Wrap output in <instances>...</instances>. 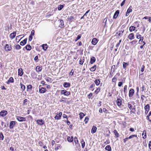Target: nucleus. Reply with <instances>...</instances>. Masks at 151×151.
I'll use <instances>...</instances> for the list:
<instances>
[{"label": "nucleus", "instance_id": "nucleus-39", "mask_svg": "<svg viewBox=\"0 0 151 151\" xmlns=\"http://www.w3.org/2000/svg\"><path fill=\"white\" fill-rule=\"evenodd\" d=\"M81 144L82 147V148H84L85 146V142L84 141L83 139H82L81 142Z\"/></svg>", "mask_w": 151, "mask_h": 151}, {"label": "nucleus", "instance_id": "nucleus-44", "mask_svg": "<svg viewBox=\"0 0 151 151\" xmlns=\"http://www.w3.org/2000/svg\"><path fill=\"white\" fill-rule=\"evenodd\" d=\"M4 138V136L2 132H1L0 133V140H2Z\"/></svg>", "mask_w": 151, "mask_h": 151}, {"label": "nucleus", "instance_id": "nucleus-59", "mask_svg": "<svg viewBox=\"0 0 151 151\" xmlns=\"http://www.w3.org/2000/svg\"><path fill=\"white\" fill-rule=\"evenodd\" d=\"M92 95H93V94L91 93L90 94H89L88 95V99H90L91 98V97L92 96Z\"/></svg>", "mask_w": 151, "mask_h": 151}, {"label": "nucleus", "instance_id": "nucleus-42", "mask_svg": "<svg viewBox=\"0 0 151 151\" xmlns=\"http://www.w3.org/2000/svg\"><path fill=\"white\" fill-rule=\"evenodd\" d=\"M137 42V40H134L131 42L130 43L132 45H134L136 44Z\"/></svg>", "mask_w": 151, "mask_h": 151}, {"label": "nucleus", "instance_id": "nucleus-37", "mask_svg": "<svg viewBox=\"0 0 151 151\" xmlns=\"http://www.w3.org/2000/svg\"><path fill=\"white\" fill-rule=\"evenodd\" d=\"M127 85H125L124 88V92L125 95H126L127 93Z\"/></svg>", "mask_w": 151, "mask_h": 151}, {"label": "nucleus", "instance_id": "nucleus-17", "mask_svg": "<svg viewBox=\"0 0 151 151\" xmlns=\"http://www.w3.org/2000/svg\"><path fill=\"white\" fill-rule=\"evenodd\" d=\"M27 40V38L23 40H22V41L21 42H20V45H22V46L24 45L26 43Z\"/></svg>", "mask_w": 151, "mask_h": 151}, {"label": "nucleus", "instance_id": "nucleus-27", "mask_svg": "<svg viewBox=\"0 0 151 151\" xmlns=\"http://www.w3.org/2000/svg\"><path fill=\"white\" fill-rule=\"evenodd\" d=\"M96 60V58L94 57H92L91 59L90 63L91 64H92L95 62Z\"/></svg>", "mask_w": 151, "mask_h": 151}, {"label": "nucleus", "instance_id": "nucleus-48", "mask_svg": "<svg viewBox=\"0 0 151 151\" xmlns=\"http://www.w3.org/2000/svg\"><path fill=\"white\" fill-rule=\"evenodd\" d=\"M81 35H79L77 36V37L76 38L75 41H77L78 40H79L81 38Z\"/></svg>", "mask_w": 151, "mask_h": 151}, {"label": "nucleus", "instance_id": "nucleus-13", "mask_svg": "<svg viewBox=\"0 0 151 151\" xmlns=\"http://www.w3.org/2000/svg\"><path fill=\"white\" fill-rule=\"evenodd\" d=\"M18 75L21 76L23 75V71L22 69L20 68H19L18 70Z\"/></svg>", "mask_w": 151, "mask_h": 151}, {"label": "nucleus", "instance_id": "nucleus-9", "mask_svg": "<svg viewBox=\"0 0 151 151\" xmlns=\"http://www.w3.org/2000/svg\"><path fill=\"white\" fill-rule=\"evenodd\" d=\"M134 90L133 89H130L129 92V97L132 96L134 94Z\"/></svg>", "mask_w": 151, "mask_h": 151}, {"label": "nucleus", "instance_id": "nucleus-45", "mask_svg": "<svg viewBox=\"0 0 151 151\" xmlns=\"http://www.w3.org/2000/svg\"><path fill=\"white\" fill-rule=\"evenodd\" d=\"M59 22L61 23V24H60L59 27H61L64 25L63 21L61 19L59 20Z\"/></svg>", "mask_w": 151, "mask_h": 151}, {"label": "nucleus", "instance_id": "nucleus-54", "mask_svg": "<svg viewBox=\"0 0 151 151\" xmlns=\"http://www.w3.org/2000/svg\"><path fill=\"white\" fill-rule=\"evenodd\" d=\"M145 68V65H142V68H141V71L142 72H143L144 71V70Z\"/></svg>", "mask_w": 151, "mask_h": 151}, {"label": "nucleus", "instance_id": "nucleus-62", "mask_svg": "<svg viewBox=\"0 0 151 151\" xmlns=\"http://www.w3.org/2000/svg\"><path fill=\"white\" fill-rule=\"evenodd\" d=\"M74 70H73V69H72L70 72V75H73V73H74Z\"/></svg>", "mask_w": 151, "mask_h": 151}, {"label": "nucleus", "instance_id": "nucleus-26", "mask_svg": "<svg viewBox=\"0 0 151 151\" xmlns=\"http://www.w3.org/2000/svg\"><path fill=\"white\" fill-rule=\"evenodd\" d=\"M128 107L130 110H135V109L134 108H132V105L129 102L128 103Z\"/></svg>", "mask_w": 151, "mask_h": 151}, {"label": "nucleus", "instance_id": "nucleus-56", "mask_svg": "<svg viewBox=\"0 0 151 151\" xmlns=\"http://www.w3.org/2000/svg\"><path fill=\"white\" fill-rule=\"evenodd\" d=\"M62 147L60 145H59L56 147L55 148V150H58L59 148H61Z\"/></svg>", "mask_w": 151, "mask_h": 151}, {"label": "nucleus", "instance_id": "nucleus-3", "mask_svg": "<svg viewBox=\"0 0 151 151\" xmlns=\"http://www.w3.org/2000/svg\"><path fill=\"white\" fill-rule=\"evenodd\" d=\"M6 51H9L11 50L12 47L11 45L6 44L4 47Z\"/></svg>", "mask_w": 151, "mask_h": 151}, {"label": "nucleus", "instance_id": "nucleus-52", "mask_svg": "<svg viewBox=\"0 0 151 151\" xmlns=\"http://www.w3.org/2000/svg\"><path fill=\"white\" fill-rule=\"evenodd\" d=\"M100 88H99L97 89H96V91H95V93H97L100 91Z\"/></svg>", "mask_w": 151, "mask_h": 151}, {"label": "nucleus", "instance_id": "nucleus-64", "mask_svg": "<svg viewBox=\"0 0 151 151\" xmlns=\"http://www.w3.org/2000/svg\"><path fill=\"white\" fill-rule=\"evenodd\" d=\"M149 148L151 150V141H150L149 142Z\"/></svg>", "mask_w": 151, "mask_h": 151}, {"label": "nucleus", "instance_id": "nucleus-2", "mask_svg": "<svg viewBox=\"0 0 151 151\" xmlns=\"http://www.w3.org/2000/svg\"><path fill=\"white\" fill-rule=\"evenodd\" d=\"M39 92L40 93H44L46 91V89L44 87H41V85H40L39 87Z\"/></svg>", "mask_w": 151, "mask_h": 151}, {"label": "nucleus", "instance_id": "nucleus-46", "mask_svg": "<svg viewBox=\"0 0 151 151\" xmlns=\"http://www.w3.org/2000/svg\"><path fill=\"white\" fill-rule=\"evenodd\" d=\"M132 6H130L129 7L127 11V12L129 13H130V12H132Z\"/></svg>", "mask_w": 151, "mask_h": 151}, {"label": "nucleus", "instance_id": "nucleus-60", "mask_svg": "<svg viewBox=\"0 0 151 151\" xmlns=\"http://www.w3.org/2000/svg\"><path fill=\"white\" fill-rule=\"evenodd\" d=\"M117 80V78L114 77L112 79V81L113 82H115Z\"/></svg>", "mask_w": 151, "mask_h": 151}, {"label": "nucleus", "instance_id": "nucleus-22", "mask_svg": "<svg viewBox=\"0 0 151 151\" xmlns=\"http://www.w3.org/2000/svg\"><path fill=\"white\" fill-rule=\"evenodd\" d=\"M25 48V49L29 51L31 49V47L29 45H27L25 47H24L23 50H24V48Z\"/></svg>", "mask_w": 151, "mask_h": 151}, {"label": "nucleus", "instance_id": "nucleus-41", "mask_svg": "<svg viewBox=\"0 0 151 151\" xmlns=\"http://www.w3.org/2000/svg\"><path fill=\"white\" fill-rule=\"evenodd\" d=\"M15 48L17 50L20 49L21 48V46L19 45H14Z\"/></svg>", "mask_w": 151, "mask_h": 151}, {"label": "nucleus", "instance_id": "nucleus-10", "mask_svg": "<svg viewBox=\"0 0 151 151\" xmlns=\"http://www.w3.org/2000/svg\"><path fill=\"white\" fill-rule=\"evenodd\" d=\"M36 122L40 125H42L44 124V122L42 119H38L37 120Z\"/></svg>", "mask_w": 151, "mask_h": 151}, {"label": "nucleus", "instance_id": "nucleus-49", "mask_svg": "<svg viewBox=\"0 0 151 151\" xmlns=\"http://www.w3.org/2000/svg\"><path fill=\"white\" fill-rule=\"evenodd\" d=\"M134 137H137V135H134V134H132L128 138L129 139H132Z\"/></svg>", "mask_w": 151, "mask_h": 151}, {"label": "nucleus", "instance_id": "nucleus-50", "mask_svg": "<svg viewBox=\"0 0 151 151\" xmlns=\"http://www.w3.org/2000/svg\"><path fill=\"white\" fill-rule=\"evenodd\" d=\"M89 120V118L88 117H86L84 119V121L86 124Z\"/></svg>", "mask_w": 151, "mask_h": 151}, {"label": "nucleus", "instance_id": "nucleus-25", "mask_svg": "<svg viewBox=\"0 0 151 151\" xmlns=\"http://www.w3.org/2000/svg\"><path fill=\"white\" fill-rule=\"evenodd\" d=\"M136 27L133 26H131L129 27V30L130 32H132L133 31H135L136 29Z\"/></svg>", "mask_w": 151, "mask_h": 151}, {"label": "nucleus", "instance_id": "nucleus-55", "mask_svg": "<svg viewBox=\"0 0 151 151\" xmlns=\"http://www.w3.org/2000/svg\"><path fill=\"white\" fill-rule=\"evenodd\" d=\"M38 57L37 55L34 58V60L36 62H37Z\"/></svg>", "mask_w": 151, "mask_h": 151}, {"label": "nucleus", "instance_id": "nucleus-34", "mask_svg": "<svg viewBox=\"0 0 151 151\" xmlns=\"http://www.w3.org/2000/svg\"><path fill=\"white\" fill-rule=\"evenodd\" d=\"M94 82L96 85L98 86L99 85L100 81L99 79H96L95 80Z\"/></svg>", "mask_w": 151, "mask_h": 151}, {"label": "nucleus", "instance_id": "nucleus-20", "mask_svg": "<svg viewBox=\"0 0 151 151\" xmlns=\"http://www.w3.org/2000/svg\"><path fill=\"white\" fill-rule=\"evenodd\" d=\"M42 47L44 51H46L48 48L47 45L46 44L42 45Z\"/></svg>", "mask_w": 151, "mask_h": 151}, {"label": "nucleus", "instance_id": "nucleus-23", "mask_svg": "<svg viewBox=\"0 0 151 151\" xmlns=\"http://www.w3.org/2000/svg\"><path fill=\"white\" fill-rule=\"evenodd\" d=\"M67 140L69 142H71L73 140V138L72 136L71 137H68L67 138Z\"/></svg>", "mask_w": 151, "mask_h": 151}, {"label": "nucleus", "instance_id": "nucleus-57", "mask_svg": "<svg viewBox=\"0 0 151 151\" xmlns=\"http://www.w3.org/2000/svg\"><path fill=\"white\" fill-rule=\"evenodd\" d=\"M123 84V83L122 82H119L118 83V86L119 87L121 86Z\"/></svg>", "mask_w": 151, "mask_h": 151}, {"label": "nucleus", "instance_id": "nucleus-47", "mask_svg": "<svg viewBox=\"0 0 151 151\" xmlns=\"http://www.w3.org/2000/svg\"><path fill=\"white\" fill-rule=\"evenodd\" d=\"M144 134H145V135L144 136H143L142 137L143 139H145L146 137V132L145 130H144L143 131V133L142 134V136L143 135H144Z\"/></svg>", "mask_w": 151, "mask_h": 151}, {"label": "nucleus", "instance_id": "nucleus-40", "mask_svg": "<svg viewBox=\"0 0 151 151\" xmlns=\"http://www.w3.org/2000/svg\"><path fill=\"white\" fill-rule=\"evenodd\" d=\"M74 142L76 144H78V145H80L78 143V140L77 138L76 137H75L74 138Z\"/></svg>", "mask_w": 151, "mask_h": 151}, {"label": "nucleus", "instance_id": "nucleus-7", "mask_svg": "<svg viewBox=\"0 0 151 151\" xmlns=\"http://www.w3.org/2000/svg\"><path fill=\"white\" fill-rule=\"evenodd\" d=\"M16 122L15 121H12L10 122L9 124V128L10 129H13L15 125Z\"/></svg>", "mask_w": 151, "mask_h": 151}, {"label": "nucleus", "instance_id": "nucleus-35", "mask_svg": "<svg viewBox=\"0 0 151 151\" xmlns=\"http://www.w3.org/2000/svg\"><path fill=\"white\" fill-rule=\"evenodd\" d=\"M129 65V63H125L124 62L123 63V67L124 69H125L126 67Z\"/></svg>", "mask_w": 151, "mask_h": 151}, {"label": "nucleus", "instance_id": "nucleus-12", "mask_svg": "<svg viewBox=\"0 0 151 151\" xmlns=\"http://www.w3.org/2000/svg\"><path fill=\"white\" fill-rule=\"evenodd\" d=\"M128 38L131 40L134 39V36L133 33L130 34L128 36Z\"/></svg>", "mask_w": 151, "mask_h": 151}, {"label": "nucleus", "instance_id": "nucleus-11", "mask_svg": "<svg viewBox=\"0 0 151 151\" xmlns=\"http://www.w3.org/2000/svg\"><path fill=\"white\" fill-rule=\"evenodd\" d=\"M7 114V111L6 110H3L0 112V115L2 116H6Z\"/></svg>", "mask_w": 151, "mask_h": 151}, {"label": "nucleus", "instance_id": "nucleus-1", "mask_svg": "<svg viewBox=\"0 0 151 151\" xmlns=\"http://www.w3.org/2000/svg\"><path fill=\"white\" fill-rule=\"evenodd\" d=\"M60 94L61 95H64V96H68L70 94V91H66L65 90H62L61 91Z\"/></svg>", "mask_w": 151, "mask_h": 151}, {"label": "nucleus", "instance_id": "nucleus-8", "mask_svg": "<svg viewBox=\"0 0 151 151\" xmlns=\"http://www.w3.org/2000/svg\"><path fill=\"white\" fill-rule=\"evenodd\" d=\"M62 114V112H60L59 114H57L55 117V118L56 119L59 120L60 119Z\"/></svg>", "mask_w": 151, "mask_h": 151}, {"label": "nucleus", "instance_id": "nucleus-5", "mask_svg": "<svg viewBox=\"0 0 151 151\" xmlns=\"http://www.w3.org/2000/svg\"><path fill=\"white\" fill-rule=\"evenodd\" d=\"M124 31V29H121L119 32H116V34H118L117 38H119L122 37L123 35V33Z\"/></svg>", "mask_w": 151, "mask_h": 151}, {"label": "nucleus", "instance_id": "nucleus-16", "mask_svg": "<svg viewBox=\"0 0 151 151\" xmlns=\"http://www.w3.org/2000/svg\"><path fill=\"white\" fill-rule=\"evenodd\" d=\"M98 42V40L96 38H93L91 41V43L93 45H95Z\"/></svg>", "mask_w": 151, "mask_h": 151}, {"label": "nucleus", "instance_id": "nucleus-63", "mask_svg": "<svg viewBox=\"0 0 151 151\" xmlns=\"http://www.w3.org/2000/svg\"><path fill=\"white\" fill-rule=\"evenodd\" d=\"M126 0H124L121 4V6H122L125 4V1Z\"/></svg>", "mask_w": 151, "mask_h": 151}, {"label": "nucleus", "instance_id": "nucleus-32", "mask_svg": "<svg viewBox=\"0 0 151 151\" xmlns=\"http://www.w3.org/2000/svg\"><path fill=\"white\" fill-rule=\"evenodd\" d=\"M105 149L108 151H111V147L109 145L106 146L105 148Z\"/></svg>", "mask_w": 151, "mask_h": 151}, {"label": "nucleus", "instance_id": "nucleus-28", "mask_svg": "<svg viewBox=\"0 0 151 151\" xmlns=\"http://www.w3.org/2000/svg\"><path fill=\"white\" fill-rule=\"evenodd\" d=\"M42 67H40L39 66H37L36 68V70L38 72H40L42 70Z\"/></svg>", "mask_w": 151, "mask_h": 151}, {"label": "nucleus", "instance_id": "nucleus-19", "mask_svg": "<svg viewBox=\"0 0 151 151\" xmlns=\"http://www.w3.org/2000/svg\"><path fill=\"white\" fill-rule=\"evenodd\" d=\"M116 103L117 105L118 106H120L122 105V100H121L119 98L117 99L116 100Z\"/></svg>", "mask_w": 151, "mask_h": 151}, {"label": "nucleus", "instance_id": "nucleus-33", "mask_svg": "<svg viewBox=\"0 0 151 151\" xmlns=\"http://www.w3.org/2000/svg\"><path fill=\"white\" fill-rule=\"evenodd\" d=\"M114 135H115L116 137H119V134L118 133L117 131L115 129L114 131Z\"/></svg>", "mask_w": 151, "mask_h": 151}, {"label": "nucleus", "instance_id": "nucleus-61", "mask_svg": "<svg viewBox=\"0 0 151 151\" xmlns=\"http://www.w3.org/2000/svg\"><path fill=\"white\" fill-rule=\"evenodd\" d=\"M35 33V31L34 30H32L31 31V33L30 35H34Z\"/></svg>", "mask_w": 151, "mask_h": 151}, {"label": "nucleus", "instance_id": "nucleus-36", "mask_svg": "<svg viewBox=\"0 0 151 151\" xmlns=\"http://www.w3.org/2000/svg\"><path fill=\"white\" fill-rule=\"evenodd\" d=\"M67 99V98L65 97H61V99L60 100V102H66V100Z\"/></svg>", "mask_w": 151, "mask_h": 151}, {"label": "nucleus", "instance_id": "nucleus-21", "mask_svg": "<svg viewBox=\"0 0 151 151\" xmlns=\"http://www.w3.org/2000/svg\"><path fill=\"white\" fill-rule=\"evenodd\" d=\"M16 34V32H13L11 33L10 35V38L12 39H13L15 37Z\"/></svg>", "mask_w": 151, "mask_h": 151}, {"label": "nucleus", "instance_id": "nucleus-58", "mask_svg": "<svg viewBox=\"0 0 151 151\" xmlns=\"http://www.w3.org/2000/svg\"><path fill=\"white\" fill-rule=\"evenodd\" d=\"M84 61H83L81 59H80L79 60V64L81 65H83Z\"/></svg>", "mask_w": 151, "mask_h": 151}, {"label": "nucleus", "instance_id": "nucleus-31", "mask_svg": "<svg viewBox=\"0 0 151 151\" xmlns=\"http://www.w3.org/2000/svg\"><path fill=\"white\" fill-rule=\"evenodd\" d=\"M96 68V65H94L93 66L91 67L90 69V70L91 71L93 72L95 71Z\"/></svg>", "mask_w": 151, "mask_h": 151}, {"label": "nucleus", "instance_id": "nucleus-14", "mask_svg": "<svg viewBox=\"0 0 151 151\" xmlns=\"http://www.w3.org/2000/svg\"><path fill=\"white\" fill-rule=\"evenodd\" d=\"M70 84L69 82H64L63 84V86L65 88H69L70 86Z\"/></svg>", "mask_w": 151, "mask_h": 151}, {"label": "nucleus", "instance_id": "nucleus-51", "mask_svg": "<svg viewBox=\"0 0 151 151\" xmlns=\"http://www.w3.org/2000/svg\"><path fill=\"white\" fill-rule=\"evenodd\" d=\"M32 38L33 35H30V36L29 37V40L30 41H31L32 40Z\"/></svg>", "mask_w": 151, "mask_h": 151}, {"label": "nucleus", "instance_id": "nucleus-4", "mask_svg": "<svg viewBox=\"0 0 151 151\" xmlns=\"http://www.w3.org/2000/svg\"><path fill=\"white\" fill-rule=\"evenodd\" d=\"M145 110V113L146 114H147L150 109V105L148 104L146 105L144 107Z\"/></svg>", "mask_w": 151, "mask_h": 151}, {"label": "nucleus", "instance_id": "nucleus-24", "mask_svg": "<svg viewBox=\"0 0 151 151\" xmlns=\"http://www.w3.org/2000/svg\"><path fill=\"white\" fill-rule=\"evenodd\" d=\"M97 127H96L93 126L91 129V132L93 134L95 133L96 132L97 129Z\"/></svg>", "mask_w": 151, "mask_h": 151}, {"label": "nucleus", "instance_id": "nucleus-38", "mask_svg": "<svg viewBox=\"0 0 151 151\" xmlns=\"http://www.w3.org/2000/svg\"><path fill=\"white\" fill-rule=\"evenodd\" d=\"M79 115H80V119H81L83 116H85L84 114L82 112L80 113Z\"/></svg>", "mask_w": 151, "mask_h": 151}, {"label": "nucleus", "instance_id": "nucleus-6", "mask_svg": "<svg viewBox=\"0 0 151 151\" xmlns=\"http://www.w3.org/2000/svg\"><path fill=\"white\" fill-rule=\"evenodd\" d=\"M17 119L20 122L25 121L26 120L25 118L20 116H17Z\"/></svg>", "mask_w": 151, "mask_h": 151}, {"label": "nucleus", "instance_id": "nucleus-15", "mask_svg": "<svg viewBox=\"0 0 151 151\" xmlns=\"http://www.w3.org/2000/svg\"><path fill=\"white\" fill-rule=\"evenodd\" d=\"M119 13V10H117V11H116L113 17V18L116 19L118 17Z\"/></svg>", "mask_w": 151, "mask_h": 151}, {"label": "nucleus", "instance_id": "nucleus-30", "mask_svg": "<svg viewBox=\"0 0 151 151\" xmlns=\"http://www.w3.org/2000/svg\"><path fill=\"white\" fill-rule=\"evenodd\" d=\"M65 4H63V5H59L58 7V9L59 10H61L65 6Z\"/></svg>", "mask_w": 151, "mask_h": 151}, {"label": "nucleus", "instance_id": "nucleus-53", "mask_svg": "<svg viewBox=\"0 0 151 151\" xmlns=\"http://www.w3.org/2000/svg\"><path fill=\"white\" fill-rule=\"evenodd\" d=\"M136 36L137 39L140 38L141 37V35L140 34H138L137 33V34Z\"/></svg>", "mask_w": 151, "mask_h": 151}, {"label": "nucleus", "instance_id": "nucleus-18", "mask_svg": "<svg viewBox=\"0 0 151 151\" xmlns=\"http://www.w3.org/2000/svg\"><path fill=\"white\" fill-rule=\"evenodd\" d=\"M32 86L31 85H29L27 86V91H30L32 90Z\"/></svg>", "mask_w": 151, "mask_h": 151}, {"label": "nucleus", "instance_id": "nucleus-43", "mask_svg": "<svg viewBox=\"0 0 151 151\" xmlns=\"http://www.w3.org/2000/svg\"><path fill=\"white\" fill-rule=\"evenodd\" d=\"M8 82H10V83H12L14 82V80L12 77H11L9 78V79L8 80Z\"/></svg>", "mask_w": 151, "mask_h": 151}, {"label": "nucleus", "instance_id": "nucleus-29", "mask_svg": "<svg viewBox=\"0 0 151 151\" xmlns=\"http://www.w3.org/2000/svg\"><path fill=\"white\" fill-rule=\"evenodd\" d=\"M20 85L21 89L22 90V91H23L25 89V86L24 84H22L21 83H20Z\"/></svg>", "mask_w": 151, "mask_h": 151}]
</instances>
